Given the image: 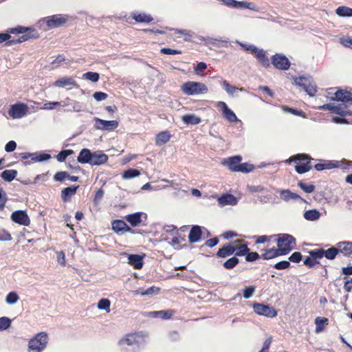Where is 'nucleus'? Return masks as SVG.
<instances>
[{
    "label": "nucleus",
    "mask_w": 352,
    "mask_h": 352,
    "mask_svg": "<svg viewBox=\"0 0 352 352\" xmlns=\"http://www.w3.org/2000/svg\"><path fill=\"white\" fill-rule=\"evenodd\" d=\"M239 263V260L236 256H232L223 263V266L226 270H232Z\"/></svg>",
    "instance_id": "43"
},
{
    "label": "nucleus",
    "mask_w": 352,
    "mask_h": 352,
    "mask_svg": "<svg viewBox=\"0 0 352 352\" xmlns=\"http://www.w3.org/2000/svg\"><path fill=\"white\" fill-rule=\"evenodd\" d=\"M112 230L118 234H123L126 232L134 233V231L121 219L113 220L111 223Z\"/></svg>",
    "instance_id": "14"
},
{
    "label": "nucleus",
    "mask_w": 352,
    "mask_h": 352,
    "mask_svg": "<svg viewBox=\"0 0 352 352\" xmlns=\"http://www.w3.org/2000/svg\"><path fill=\"white\" fill-rule=\"evenodd\" d=\"M294 82L297 86L302 87L310 96H314L317 91L316 86L312 84L309 78L305 76L297 77L294 79Z\"/></svg>",
    "instance_id": "8"
},
{
    "label": "nucleus",
    "mask_w": 352,
    "mask_h": 352,
    "mask_svg": "<svg viewBox=\"0 0 352 352\" xmlns=\"http://www.w3.org/2000/svg\"><path fill=\"white\" fill-rule=\"evenodd\" d=\"M302 258V255L300 252H295L290 255L288 261H289V263L292 262L294 263H298L301 261Z\"/></svg>",
    "instance_id": "56"
},
{
    "label": "nucleus",
    "mask_w": 352,
    "mask_h": 352,
    "mask_svg": "<svg viewBox=\"0 0 352 352\" xmlns=\"http://www.w3.org/2000/svg\"><path fill=\"white\" fill-rule=\"evenodd\" d=\"M290 267V263L288 261H281L278 263H276L274 267L276 270H285Z\"/></svg>",
    "instance_id": "62"
},
{
    "label": "nucleus",
    "mask_w": 352,
    "mask_h": 352,
    "mask_svg": "<svg viewBox=\"0 0 352 352\" xmlns=\"http://www.w3.org/2000/svg\"><path fill=\"white\" fill-rule=\"evenodd\" d=\"M277 243V248L280 250L282 254L286 255L296 248V239L289 234H274Z\"/></svg>",
    "instance_id": "3"
},
{
    "label": "nucleus",
    "mask_w": 352,
    "mask_h": 352,
    "mask_svg": "<svg viewBox=\"0 0 352 352\" xmlns=\"http://www.w3.org/2000/svg\"><path fill=\"white\" fill-rule=\"evenodd\" d=\"M42 21L45 23L48 29L52 30L63 26L67 21V17L62 14H54L43 18Z\"/></svg>",
    "instance_id": "7"
},
{
    "label": "nucleus",
    "mask_w": 352,
    "mask_h": 352,
    "mask_svg": "<svg viewBox=\"0 0 352 352\" xmlns=\"http://www.w3.org/2000/svg\"><path fill=\"white\" fill-rule=\"evenodd\" d=\"M254 56L264 67L267 68L270 66V60L266 54V52L263 49H259Z\"/></svg>",
    "instance_id": "26"
},
{
    "label": "nucleus",
    "mask_w": 352,
    "mask_h": 352,
    "mask_svg": "<svg viewBox=\"0 0 352 352\" xmlns=\"http://www.w3.org/2000/svg\"><path fill=\"white\" fill-rule=\"evenodd\" d=\"M236 172L250 173L254 169V166L248 163H239Z\"/></svg>",
    "instance_id": "46"
},
{
    "label": "nucleus",
    "mask_w": 352,
    "mask_h": 352,
    "mask_svg": "<svg viewBox=\"0 0 352 352\" xmlns=\"http://www.w3.org/2000/svg\"><path fill=\"white\" fill-rule=\"evenodd\" d=\"M259 258H261V256L258 254L256 252H250L249 251V253L247 254L245 256V261L247 262H253L258 259Z\"/></svg>",
    "instance_id": "59"
},
{
    "label": "nucleus",
    "mask_w": 352,
    "mask_h": 352,
    "mask_svg": "<svg viewBox=\"0 0 352 352\" xmlns=\"http://www.w3.org/2000/svg\"><path fill=\"white\" fill-rule=\"evenodd\" d=\"M320 217V213L316 209L309 210L304 213V218L309 221H316Z\"/></svg>",
    "instance_id": "41"
},
{
    "label": "nucleus",
    "mask_w": 352,
    "mask_h": 352,
    "mask_svg": "<svg viewBox=\"0 0 352 352\" xmlns=\"http://www.w3.org/2000/svg\"><path fill=\"white\" fill-rule=\"evenodd\" d=\"M338 253L343 254L345 256H351L352 255V242L342 241L336 245Z\"/></svg>",
    "instance_id": "20"
},
{
    "label": "nucleus",
    "mask_w": 352,
    "mask_h": 352,
    "mask_svg": "<svg viewBox=\"0 0 352 352\" xmlns=\"http://www.w3.org/2000/svg\"><path fill=\"white\" fill-rule=\"evenodd\" d=\"M79 188V186H71L63 188L61 190V198L64 202L70 201L71 197L74 195Z\"/></svg>",
    "instance_id": "21"
},
{
    "label": "nucleus",
    "mask_w": 352,
    "mask_h": 352,
    "mask_svg": "<svg viewBox=\"0 0 352 352\" xmlns=\"http://www.w3.org/2000/svg\"><path fill=\"white\" fill-rule=\"evenodd\" d=\"M28 113V107L26 104L19 102L10 106L8 110L9 116L13 119L21 118Z\"/></svg>",
    "instance_id": "9"
},
{
    "label": "nucleus",
    "mask_w": 352,
    "mask_h": 352,
    "mask_svg": "<svg viewBox=\"0 0 352 352\" xmlns=\"http://www.w3.org/2000/svg\"><path fill=\"white\" fill-rule=\"evenodd\" d=\"M160 292V288L155 286L150 287L146 289H143L140 288L137 290L133 291V294L135 295H141V296H149L153 294H157Z\"/></svg>",
    "instance_id": "34"
},
{
    "label": "nucleus",
    "mask_w": 352,
    "mask_h": 352,
    "mask_svg": "<svg viewBox=\"0 0 352 352\" xmlns=\"http://www.w3.org/2000/svg\"><path fill=\"white\" fill-rule=\"evenodd\" d=\"M339 166V162L338 161H320L314 165V168L317 170H323L325 169H331Z\"/></svg>",
    "instance_id": "27"
},
{
    "label": "nucleus",
    "mask_w": 352,
    "mask_h": 352,
    "mask_svg": "<svg viewBox=\"0 0 352 352\" xmlns=\"http://www.w3.org/2000/svg\"><path fill=\"white\" fill-rule=\"evenodd\" d=\"M336 14L342 17L352 16V8L347 6H340L336 10Z\"/></svg>",
    "instance_id": "39"
},
{
    "label": "nucleus",
    "mask_w": 352,
    "mask_h": 352,
    "mask_svg": "<svg viewBox=\"0 0 352 352\" xmlns=\"http://www.w3.org/2000/svg\"><path fill=\"white\" fill-rule=\"evenodd\" d=\"M61 104L60 106L63 107H67L65 111H79V103L76 101L72 100L69 98H67L65 101L60 102Z\"/></svg>",
    "instance_id": "32"
},
{
    "label": "nucleus",
    "mask_w": 352,
    "mask_h": 352,
    "mask_svg": "<svg viewBox=\"0 0 352 352\" xmlns=\"http://www.w3.org/2000/svg\"><path fill=\"white\" fill-rule=\"evenodd\" d=\"M17 174H18V172L16 170L9 169V170H3L1 174V177H2V179L4 181L10 182L15 179Z\"/></svg>",
    "instance_id": "38"
},
{
    "label": "nucleus",
    "mask_w": 352,
    "mask_h": 352,
    "mask_svg": "<svg viewBox=\"0 0 352 352\" xmlns=\"http://www.w3.org/2000/svg\"><path fill=\"white\" fill-rule=\"evenodd\" d=\"M338 254L339 253H338L337 246L331 247V248L327 249V250H324L323 249L324 256H325L326 258H327L329 260L334 259Z\"/></svg>",
    "instance_id": "42"
},
{
    "label": "nucleus",
    "mask_w": 352,
    "mask_h": 352,
    "mask_svg": "<svg viewBox=\"0 0 352 352\" xmlns=\"http://www.w3.org/2000/svg\"><path fill=\"white\" fill-rule=\"evenodd\" d=\"M129 263L133 266L135 269L140 270L143 266L142 257L138 254H131L129 258Z\"/></svg>",
    "instance_id": "33"
},
{
    "label": "nucleus",
    "mask_w": 352,
    "mask_h": 352,
    "mask_svg": "<svg viewBox=\"0 0 352 352\" xmlns=\"http://www.w3.org/2000/svg\"><path fill=\"white\" fill-rule=\"evenodd\" d=\"M171 138L170 132L164 131L159 133L155 138V144L158 146H162L167 143Z\"/></svg>",
    "instance_id": "31"
},
{
    "label": "nucleus",
    "mask_w": 352,
    "mask_h": 352,
    "mask_svg": "<svg viewBox=\"0 0 352 352\" xmlns=\"http://www.w3.org/2000/svg\"><path fill=\"white\" fill-rule=\"evenodd\" d=\"M319 263L318 261L314 259L311 256H307L303 261L304 265L308 268H312Z\"/></svg>",
    "instance_id": "55"
},
{
    "label": "nucleus",
    "mask_w": 352,
    "mask_h": 352,
    "mask_svg": "<svg viewBox=\"0 0 352 352\" xmlns=\"http://www.w3.org/2000/svg\"><path fill=\"white\" fill-rule=\"evenodd\" d=\"M51 156L50 154H47V153H41V154H36V153H34V158H33V162H43V161H45V160H47L49 159H50Z\"/></svg>",
    "instance_id": "60"
},
{
    "label": "nucleus",
    "mask_w": 352,
    "mask_h": 352,
    "mask_svg": "<svg viewBox=\"0 0 352 352\" xmlns=\"http://www.w3.org/2000/svg\"><path fill=\"white\" fill-rule=\"evenodd\" d=\"M11 219L20 225L28 226L30 224V219L25 211L16 210L11 214Z\"/></svg>",
    "instance_id": "15"
},
{
    "label": "nucleus",
    "mask_w": 352,
    "mask_h": 352,
    "mask_svg": "<svg viewBox=\"0 0 352 352\" xmlns=\"http://www.w3.org/2000/svg\"><path fill=\"white\" fill-rule=\"evenodd\" d=\"M236 250V246L233 243H226L221 248H219L216 255L218 258H226L232 255Z\"/></svg>",
    "instance_id": "18"
},
{
    "label": "nucleus",
    "mask_w": 352,
    "mask_h": 352,
    "mask_svg": "<svg viewBox=\"0 0 352 352\" xmlns=\"http://www.w3.org/2000/svg\"><path fill=\"white\" fill-rule=\"evenodd\" d=\"M111 302L107 298H102L98 303V308L101 310H106L108 312L110 311Z\"/></svg>",
    "instance_id": "48"
},
{
    "label": "nucleus",
    "mask_w": 352,
    "mask_h": 352,
    "mask_svg": "<svg viewBox=\"0 0 352 352\" xmlns=\"http://www.w3.org/2000/svg\"><path fill=\"white\" fill-rule=\"evenodd\" d=\"M11 324V320L7 317L0 318V331L7 329Z\"/></svg>",
    "instance_id": "58"
},
{
    "label": "nucleus",
    "mask_w": 352,
    "mask_h": 352,
    "mask_svg": "<svg viewBox=\"0 0 352 352\" xmlns=\"http://www.w3.org/2000/svg\"><path fill=\"white\" fill-rule=\"evenodd\" d=\"M7 32L10 34H23L22 36H19L17 39H12L11 41H9L7 43V46H10L13 44L23 43L26 41L30 38H38L39 35L37 31L35 29L32 28H25L23 26L19 25L16 28H9L7 30Z\"/></svg>",
    "instance_id": "1"
},
{
    "label": "nucleus",
    "mask_w": 352,
    "mask_h": 352,
    "mask_svg": "<svg viewBox=\"0 0 352 352\" xmlns=\"http://www.w3.org/2000/svg\"><path fill=\"white\" fill-rule=\"evenodd\" d=\"M334 111L336 114L340 115L341 116H350L351 113L348 111H344L341 105H337L334 108Z\"/></svg>",
    "instance_id": "64"
},
{
    "label": "nucleus",
    "mask_w": 352,
    "mask_h": 352,
    "mask_svg": "<svg viewBox=\"0 0 352 352\" xmlns=\"http://www.w3.org/2000/svg\"><path fill=\"white\" fill-rule=\"evenodd\" d=\"M19 297L16 292H10L6 298V301L8 304L12 305L16 302L19 300Z\"/></svg>",
    "instance_id": "52"
},
{
    "label": "nucleus",
    "mask_w": 352,
    "mask_h": 352,
    "mask_svg": "<svg viewBox=\"0 0 352 352\" xmlns=\"http://www.w3.org/2000/svg\"><path fill=\"white\" fill-rule=\"evenodd\" d=\"M255 313L259 315L265 316L270 318L275 317L277 315L276 311L268 305L261 303H255L253 306Z\"/></svg>",
    "instance_id": "12"
},
{
    "label": "nucleus",
    "mask_w": 352,
    "mask_h": 352,
    "mask_svg": "<svg viewBox=\"0 0 352 352\" xmlns=\"http://www.w3.org/2000/svg\"><path fill=\"white\" fill-rule=\"evenodd\" d=\"M253 238L255 239V244H261L272 240V238H274V234L271 236H254Z\"/></svg>",
    "instance_id": "51"
},
{
    "label": "nucleus",
    "mask_w": 352,
    "mask_h": 352,
    "mask_svg": "<svg viewBox=\"0 0 352 352\" xmlns=\"http://www.w3.org/2000/svg\"><path fill=\"white\" fill-rule=\"evenodd\" d=\"M222 85L227 93L231 95L234 94L237 89L236 87L230 85L227 80H223Z\"/></svg>",
    "instance_id": "61"
},
{
    "label": "nucleus",
    "mask_w": 352,
    "mask_h": 352,
    "mask_svg": "<svg viewBox=\"0 0 352 352\" xmlns=\"http://www.w3.org/2000/svg\"><path fill=\"white\" fill-rule=\"evenodd\" d=\"M283 256L278 248H272L263 250L261 257L264 260H270L278 256Z\"/></svg>",
    "instance_id": "24"
},
{
    "label": "nucleus",
    "mask_w": 352,
    "mask_h": 352,
    "mask_svg": "<svg viewBox=\"0 0 352 352\" xmlns=\"http://www.w3.org/2000/svg\"><path fill=\"white\" fill-rule=\"evenodd\" d=\"M218 203L220 206L226 205L234 206L237 204L236 198L231 194H223L218 199Z\"/></svg>",
    "instance_id": "25"
},
{
    "label": "nucleus",
    "mask_w": 352,
    "mask_h": 352,
    "mask_svg": "<svg viewBox=\"0 0 352 352\" xmlns=\"http://www.w3.org/2000/svg\"><path fill=\"white\" fill-rule=\"evenodd\" d=\"M48 336L45 332H40L31 338L28 343L29 352H41L47 346Z\"/></svg>",
    "instance_id": "4"
},
{
    "label": "nucleus",
    "mask_w": 352,
    "mask_h": 352,
    "mask_svg": "<svg viewBox=\"0 0 352 352\" xmlns=\"http://www.w3.org/2000/svg\"><path fill=\"white\" fill-rule=\"evenodd\" d=\"M280 196L284 201H288L290 199H302L296 193L291 192L289 190H282L280 192Z\"/></svg>",
    "instance_id": "36"
},
{
    "label": "nucleus",
    "mask_w": 352,
    "mask_h": 352,
    "mask_svg": "<svg viewBox=\"0 0 352 352\" xmlns=\"http://www.w3.org/2000/svg\"><path fill=\"white\" fill-rule=\"evenodd\" d=\"M175 311L172 309L168 310H161L159 311V317L164 319V320H168L171 318V317L173 316Z\"/></svg>",
    "instance_id": "54"
},
{
    "label": "nucleus",
    "mask_w": 352,
    "mask_h": 352,
    "mask_svg": "<svg viewBox=\"0 0 352 352\" xmlns=\"http://www.w3.org/2000/svg\"><path fill=\"white\" fill-rule=\"evenodd\" d=\"M298 186L306 193H311L315 190V186L312 184H307L302 181H299Z\"/></svg>",
    "instance_id": "47"
},
{
    "label": "nucleus",
    "mask_w": 352,
    "mask_h": 352,
    "mask_svg": "<svg viewBox=\"0 0 352 352\" xmlns=\"http://www.w3.org/2000/svg\"><path fill=\"white\" fill-rule=\"evenodd\" d=\"M146 336L142 331L128 333L124 338L119 340L118 344L120 346H124V344L128 346L140 345L145 342Z\"/></svg>",
    "instance_id": "6"
},
{
    "label": "nucleus",
    "mask_w": 352,
    "mask_h": 352,
    "mask_svg": "<svg viewBox=\"0 0 352 352\" xmlns=\"http://www.w3.org/2000/svg\"><path fill=\"white\" fill-rule=\"evenodd\" d=\"M94 127L102 131H111L115 130L119 125L117 120H104L98 118H94Z\"/></svg>",
    "instance_id": "11"
},
{
    "label": "nucleus",
    "mask_w": 352,
    "mask_h": 352,
    "mask_svg": "<svg viewBox=\"0 0 352 352\" xmlns=\"http://www.w3.org/2000/svg\"><path fill=\"white\" fill-rule=\"evenodd\" d=\"M235 8H245V9H249V10H254V11L258 10L254 3L248 2V1H236Z\"/></svg>",
    "instance_id": "44"
},
{
    "label": "nucleus",
    "mask_w": 352,
    "mask_h": 352,
    "mask_svg": "<svg viewBox=\"0 0 352 352\" xmlns=\"http://www.w3.org/2000/svg\"><path fill=\"white\" fill-rule=\"evenodd\" d=\"M254 286L246 287L243 290V296L246 299L250 298L254 294Z\"/></svg>",
    "instance_id": "63"
},
{
    "label": "nucleus",
    "mask_w": 352,
    "mask_h": 352,
    "mask_svg": "<svg viewBox=\"0 0 352 352\" xmlns=\"http://www.w3.org/2000/svg\"><path fill=\"white\" fill-rule=\"evenodd\" d=\"M131 17L138 23H149L153 20L150 14L146 13L135 12L131 15Z\"/></svg>",
    "instance_id": "30"
},
{
    "label": "nucleus",
    "mask_w": 352,
    "mask_h": 352,
    "mask_svg": "<svg viewBox=\"0 0 352 352\" xmlns=\"http://www.w3.org/2000/svg\"><path fill=\"white\" fill-rule=\"evenodd\" d=\"M313 159L311 157L305 153H298L290 157L287 163L291 164L292 162L296 164L295 166L296 171L299 174H303L309 171L312 168L311 162Z\"/></svg>",
    "instance_id": "2"
},
{
    "label": "nucleus",
    "mask_w": 352,
    "mask_h": 352,
    "mask_svg": "<svg viewBox=\"0 0 352 352\" xmlns=\"http://www.w3.org/2000/svg\"><path fill=\"white\" fill-rule=\"evenodd\" d=\"M91 161L90 165L100 166L105 164L108 161V156L101 151H97L91 153Z\"/></svg>",
    "instance_id": "16"
},
{
    "label": "nucleus",
    "mask_w": 352,
    "mask_h": 352,
    "mask_svg": "<svg viewBox=\"0 0 352 352\" xmlns=\"http://www.w3.org/2000/svg\"><path fill=\"white\" fill-rule=\"evenodd\" d=\"M331 99L352 104V93L344 89H339L334 93V97Z\"/></svg>",
    "instance_id": "17"
},
{
    "label": "nucleus",
    "mask_w": 352,
    "mask_h": 352,
    "mask_svg": "<svg viewBox=\"0 0 352 352\" xmlns=\"http://www.w3.org/2000/svg\"><path fill=\"white\" fill-rule=\"evenodd\" d=\"M250 248L248 246V243L245 242L241 244L239 247H236V250L234 254H235V256H243L247 255L249 253Z\"/></svg>",
    "instance_id": "40"
},
{
    "label": "nucleus",
    "mask_w": 352,
    "mask_h": 352,
    "mask_svg": "<svg viewBox=\"0 0 352 352\" xmlns=\"http://www.w3.org/2000/svg\"><path fill=\"white\" fill-rule=\"evenodd\" d=\"M91 153L92 152H91V151L88 148H82L78 157H77V160L79 163L80 164H90V162L91 161Z\"/></svg>",
    "instance_id": "29"
},
{
    "label": "nucleus",
    "mask_w": 352,
    "mask_h": 352,
    "mask_svg": "<svg viewBox=\"0 0 352 352\" xmlns=\"http://www.w3.org/2000/svg\"><path fill=\"white\" fill-rule=\"evenodd\" d=\"M182 91L188 96L206 94L208 89L207 86L200 82L188 81L182 86Z\"/></svg>",
    "instance_id": "5"
},
{
    "label": "nucleus",
    "mask_w": 352,
    "mask_h": 352,
    "mask_svg": "<svg viewBox=\"0 0 352 352\" xmlns=\"http://www.w3.org/2000/svg\"><path fill=\"white\" fill-rule=\"evenodd\" d=\"M69 177V175L67 172L60 171V172H57L54 175V179L57 182H63L64 180L67 179V177Z\"/></svg>",
    "instance_id": "57"
},
{
    "label": "nucleus",
    "mask_w": 352,
    "mask_h": 352,
    "mask_svg": "<svg viewBox=\"0 0 352 352\" xmlns=\"http://www.w3.org/2000/svg\"><path fill=\"white\" fill-rule=\"evenodd\" d=\"M142 214H143L142 212H135V213L130 214L125 216L124 219L133 227H136L141 223Z\"/></svg>",
    "instance_id": "28"
},
{
    "label": "nucleus",
    "mask_w": 352,
    "mask_h": 352,
    "mask_svg": "<svg viewBox=\"0 0 352 352\" xmlns=\"http://www.w3.org/2000/svg\"><path fill=\"white\" fill-rule=\"evenodd\" d=\"M271 60L274 67L279 70H287L291 65L289 59L281 54H274L272 56Z\"/></svg>",
    "instance_id": "10"
},
{
    "label": "nucleus",
    "mask_w": 352,
    "mask_h": 352,
    "mask_svg": "<svg viewBox=\"0 0 352 352\" xmlns=\"http://www.w3.org/2000/svg\"><path fill=\"white\" fill-rule=\"evenodd\" d=\"M54 85L58 87H69V89L76 86V82L72 77L65 76L60 78L54 82Z\"/></svg>",
    "instance_id": "19"
},
{
    "label": "nucleus",
    "mask_w": 352,
    "mask_h": 352,
    "mask_svg": "<svg viewBox=\"0 0 352 352\" xmlns=\"http://www.w3.org/2000/svg\"><path fill=\"white\" fill-rule=\"evenodd\" d=\"M241 160L242 157L241 156L236 155L225 160L223 164L228 166L230 170L236 172V169H238L237 167Z\"/></svg>",
    "instance_id": "23"
},
{
    "label": "nucleus",
    "mask_w": 352,
    "mask_h": 352,
    "mask_svg": "<svg viewBox=\"0 0 352 352\" xmlns=\"http://www.w3.org/2000/svg\"><path fill=\"white\" fill-rule=\"evenodd\" d=\"M217 107L221 111L223 116L230 122H235L237 121L236 114L228 107L226 103L223 101H219L217 103Z\"/></svg>",
    "instance_id": "13"
},
{
    "label": "nucleus",
    "mask_w": 352,
    "mask_h": 352,
    "mask_svg": "<svg viewBox=\"0 0 352 352\" xmlns=\"http://www.w3.org/2000/svg\"><path fill=\"white\" fill-rule=\"evenodd\" d=\"M140 175V172L137 169L129 168L125 170L122 174V177L125 179H132Z\"/></svg>",
    "instance_id": "45"
},
{
    "label": "nucleus",
    "mask_w": 352,
    "mask_h": 352,
    "mask_svg": "<svg viewBox=\"0 0 352 352\" xmlns=\"http://www.w3.org/2000/svg\"><path fill=\"white\" fill-rule=\"evenodd\" d=\"M182 120L186 124L196 125L201 122V118L194 114L184 115Z\"/></svg>",
    "instance_id": "37"
},
{
    "label": "nucleus",
    "mask_w": 352,
    "mask_h": 352,
    "mask_svg": "<svg viewBox=\"0 0 352 352\" xmlns=\"http://www.w3.org/2000/svg\"><path fill=\"white\" fill-rule=\"evenodd\" d=\"M309 256L314 259L318 261L324 257L323 249L320 248L317 250H311L309 252Z\"/></svg>",
    "instance_id": "50"
},
{
    "label": "nucleus",
    "mask_w": 352,
    "mask_h": 352,
    "mask_svg": "<svg viewBox=\"0 0 352 352\" xmlns=\"http://www.w3.org/2000/svg\"><path fill=\"white\" fill-rule=\"evenodd\" d=\"M202 235L201 228L199 226H193L188 234L190 243H196L201 239Z\"/></svg>",
    "instance_id": "22"
},
{
    "label": "nucleus",
    "mask_w": 352,
    "mask_h": 352,
    "mask_svg": "<svg viewBox=\"0 0 352 352\" xmlns=\"http://www.w3.org/2000/svg\"><path fill=\"white\" fill-rule=\"evenodd\" d=\"M74 153V151L71 149L61 151L57 155L56 159L58 162H65L66 158Z\"/></svg>",
    "instance_id": "49"
},
{
    "label": "nucleus",
    "mask_w": 352,
    "mask_h": 352,
    "mask_svg": "<svg viewBox=\"0 0 352 352\" xmlns=\"http://www.w3.org/2000/svg\"><path fill=\"white\" fill-rule=\"evenodd\" d=\"M328 318L325 317H317L315 319V332L318 333L324 331L325 326L328 324Z\"/></svg>",
    "instance_id": "35"
},
{
    "label": "nucleus",
    "mask_w": 352,
    "mask_h": 352,
    "mask_svg": "<svg viewBox=\"0 0 352 352\" xmlns=\"http://www.w3.org/2000/svg\"><path fill=\"white\" fill-rule=\"evenodd\" d=\"M83 76L86 79H88L93 82H96L98 81L99 78H100L98 73L92 72H88L84 74Z\"/></svg>",
    "instance_id": "53"
}]
</instances>
